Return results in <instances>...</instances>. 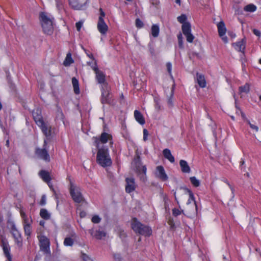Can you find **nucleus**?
Listing matches in <instances>:
<instances>
[{
    "label": "nucleus",
    "mask_w": 261,
    "mask_h": 261,
    "mask_svg": "<svg viewBox=\"0 0 261 261\" xmlns=\"http://www.w3.org/2000/svg\"><path fill=\"white\" fill-rule=\"evenodd\" d=\"M84 261H92V259L89 258L88 256H87V259H84Z\"/></svg>",
    "instance_id": "obj_61"
},
{
    "label": "nucleus",
    "mask_w": 261,
    "mask_h": 261,
    "mask_svg": "<svg viewBox=\"0 0 261 261\" xmlns=\"http://www.w3.org/2000/svg\"><path fill=\"white\" fill-rule=\"evenodd\" d=\"M44 223H45V222H44V221H43V220L40 221V223H39L40 225H41V226H44Z\"/></svg>",
    "instance_id": "obj_58"
},
{
    "label": "nucleus",
    "mask_w": 261,
    "mask_h": 261,
    "mask_svg": "<svg viewBox=\"0 0 261 261\" xmlns=\"http://www.w3.org/2000/svg\"><path fill=\"white\" fill-rule=\"evenodd\" d=\"M70 193L74 202L80 203L84 200L81 189L70 182Z\"/></svg>",
    "instance_id": "obj_8"
},
{
    "label": "nucleus",
    "mask_w": 261,
    "mask_h": 261,
    "mask_svg": "<svg viewBox=\"0 0 261 261\" xmlns=\"http://www.w3.org/2000/svg\"><path fill=\"white\" fill-rule=\"evenodd\" d=\"M250 127L252 129L255 130V131H256V132H257V131L258 130V126H256V125H254V124H250Z\"/></svg>",
    "instance_id": "obj_53"
},
{
    "label": "nucleus",
    "mask_w": 261,
    "mask_h": 261,
    "mask_svg": "<svg viewBox=\"0 0 261 261\" xmlns=\"http://www.w3.org/2000/svg\"><path fill=\"white\" fill-rule=\"evenodd\" d=\"M166 67L167 68L168 72L171 74V68H172V65L171 63L170 62H168L166 64Z\"/></svg>",
    "instance_id": "obj_48"
},
{
    "label": "nucleus",
    "mask_w": 261,
    "mask_h": 261,
    "mask_svg": "<svg viewBox=\"0 0 261 261\" xmlns=\"http://www.w3.org/2000/svg\"><path fill=\"white\" fill-rule=\"evenodd\" d=\"M181 30L184 35L186 36L187 41L192 43L194 39V36L191 34V26L189 22L184 23L181 27Z\"/></svg>",
    "instance_id": "obj_11"
},
{
    "label": "nucleus",
    "mask_w": 261,
    "mask_h": 261,
    "mask_svg": "<svg viewBox=\"0 0 261 261\" xmlns=\"http://www.w3.org/2000/svg\"><path fill=\"white\" fill-rule=\"evenodd\" d=\"M87 64L89 66H90L91 67L92 66H94V63L93 64L92 62H88L87 63Z\"/></svg>",
    "instance_id": "obj_57"
},
{
    "label": "nucleus",
    "mask_w": 261,
    "mask_h": 261,
    "mask_svg": "<svg viewBox=\"0 0 261 261\" xmlns=\"http://www.w3.org/2000/svg\"><path fill=\"white\" fill-rule=\"evenodd\" d=\"M246 40L245 38L242 39L240 41L233 44L234 48L239 51L244 53L245 48Z\"/></svg>",
    "instance_id": "obj_18"
},
{
    "label": "nucleus",
    "mask_w": 261,
    "mask_h": 261,
    "mask_svg": "<svg viewBox=\"0 0 261 261\" xmlns=\"http://www.w3.org/2000/svg\"><path fill=\"white\" fill-rule=\"evenodd\" d=\"M244 164H245V162H244V160H242V161H241V162H240V165H241V166L243 165Z\"/></svg>",
    "instance_id": "obj_63"
},
{
    "label": "nucleus",
    "mask_w": 261,
    "mask_h": 261,
    "mask_svg": "<svg viewBox=\"0 0 261 261\" xmlns=\"http://www.w3.org/2000/svg\"><path fill=\"white\" fill-rule=\"evenodd\" d=\"M111 138H112L111 135L104 132L101 134L100 137V141L102 143H106Z\"/></svg>",
    "instance_id": "obj_31"
},
{
    "label": "nucleus",
    "mask_w": 261,
    "mask_h": 261,
    "mask_svg": "<svg viewBox=\"0 0 261 261\" xmlns=\"http://www.w3.org/2000/svg\"><path fill=\"white\" fill-rule=\"evenodd\" d=\"M187 20V16L185 14H182L180 16L177 17V20L181 23L184 24V23L186 22V20Z\"/></svg>",
    "instance_id": "obj_40"
},
{
    "label": "nucleus",
    "mask_w": 261,
    "mask_h": 261,
    "mask_svg": "<svg viewBox=\"0 0 261 261\" xmlns=\"http://www.w3.org/2000/svg\"><path fill=\"white\" fill-rule=\"evenodd\" d=\"M182 189L185 191V192L186 193H188L189 195V199H188V201L187 202V204H190L191 203V200L193 201L194 202V205H195V208L197 209L196 203V201L195 200L194 195H193L192 192L190 189H189L187 188H182Z\"/></svg>",
    "instance_id": "obj_26"
},
{
    "label": "nucleus",
    "mask_w": 261,
    "mask_h": 261,
    "mask_svg": "<svg viewBox=\"0 0 261 261\" xmlns=\"http://www.w3.org/2000/svg\"><path fill=\"white\" fill-rule=\"evenodd\" d=\"M156 176L163 181H166L168 177L162 166L156 167Z\"/></svg>",
    "instance_id": "obj_17"
},
{
    "label": "nucleus",
    "mask_w": 261,
    "mask_h": 261,
    "mask_svg": "<svg viewBox=\"0 0 261 261\" xmlns=\"http://www.w3.org/2000/svg\"><path fill=\"white\" fill-rule=\"evenodd\" d=\"M82 25H83V22H82L79 21V22L76 23V29H77V30L78 31H80Z\"/></svg>",
    "instance_id": "obj_49"
},
{
    "label": "nucleus",
    "mask_w": 261,
    "mask_h": 261,
    "mask_svg": "<svg viewBox=\"0 0 261 261\" xmlns=\"http://www.w3.org/2000/svg\"><path fill=\"white\" fill-rule=\"evenodd\" d=\"M219 35L222 37L225 35L226 32V28L223 21H221L217 24Z\"/></svg>",
    "instance_id": "obj_19"
},
{
    "label": "nucleus",
    "mask_w": 261,
    "mask_h": 261,
    "mask_svg": "<svg viewBox=\"0 0 261 261\" xmlns=\"http://www.w3.org/2000/svg\"><path fill=\"white\" fill-rule=\"evenodd\" d=\"M37 115L34 116V120L36 124L41 129L43 135L47 139H49L51 135V126L47 121L44 119L42 115L40 114L41 112L39 110H37Z\"/></svg>",
    "instance_id": "obj_2"
},
{
    "label": "nucleus",
    "mask_w": 261,
    "mask_h": 261,
    "mask_svg": "<svg viewBox=\"0 0 261 261\" xmlns=\"http://www.w3.org/2000/svg\"><path fill=\"white\" fill-rule=\"evenodd\" d=\"M134 117L135 119L141 124H144L145 122L142 114L138 110L134 111Z\"/></svg>",
    "instance_id": "obj_24"
},
{
    "label": "nucleus",
    "mask_w": 261,
    "mask_h": 261,
    "mask_svg": "<svg viewBox=\"0 0 261 261\" xmlns=\"http://www.w3.org/2000/svg\"><path fill=\"white\" fill-rule=\"evenodd\" d=\"M58 112L59 113V114L60 115V116H61V119H63V114L62 113V112L61 111H58Z\"/></svg>",
    "instance_id": "obj_59"
},
{
    "label": "nucleus",
    "mask_w": 261,
    "mask_h": 261,
    "mask_svg": "<svg viewBox=\"0 0 261 261\" xmlns=\"http://www.w3.org/2000/svg\"><path fill=\"white\" fill-rule=\"evenodd\" d=\"M241 113L242 117L243 118H245V114H244V113H243V112H241Z\"/></svg>",
    "instance_id": "obj_64"
},
{
    "label": "nucleus",
    "mask_w": 261,
    "mask_h": 261,
    "mask_svg": "<svg viewBox=\"0 0 261 261\" xmlns=\"http://www.w3.org/2000/svg\"><path fill=\"white\" fill-rule=\"evenodd\" d=\"M97 29L99 32L102 35L106 34L107 32L108 27L105 23L103 18H101V17L98 18Z\"/></svg>",
    "instance_id": "obj_16"
},
{
    "label": "nucleus",
    "mask_w": 261,
    "mask_h": 261,
    "mask_svg": "<svg viewBox=\"0 0 261 261\" xmlns=\"http://www.w3.org/2000/svg\"><path fill=\"white\" fill-rule=\"evenodd\" d=\"M99 12H100V16H99V17L103 18V17L105 16V13L103 11V10L101 8H100Z\"/></svg>",
    "instance_id": "obj_52"
},
{
    "label": "nucleus",
    "mask_w": 261,
    "mask_h": 261,
    "mask_svg": "<svg viewBox=\"0 0 261 261\" xmlns=\"http://www.w3.org/2000/svg\"><path fill=\"white\" fill-rule=\"evenodd\" d=\"M222 38V40L223 41L224 43H227L228 42V38L226 36H225L224 35L222 37H221Z\"/></svg>",
    "instance_id": "obj_55"
},
{
    "label": "nucleus",
    "mask_w": 261,
    "mask_h": 261,
    "mask_svg": "<svg viewBox=\"0 0 261 261\" xmlns=\"http://www.w3.org/2000/svg\"><path fill=\"white\" fill-rule=\"evenodd\" d=\"M179 165L181 168V170L183 173H190L191 171V169L189 166L188 164L187 161L181 160L179 161Z\"/></svg>",
    "instance_id": "obj_20"
},
{
    "label": "nucleus",
    "mask_w": 261,
    "mask_h": 261,
    "mask_svg": "<svg viewBox=\"0 0 261 261\" xmlns=\"http://www.w3.org/2000/svg\"><path fill=\"white\" fill-rule=\"evenodd\" d=\"M101 102L103 104L114 105V99L112 98L110 92V88L109 86H104L101 87Z\"/></svg>",
    "instance_id": "obj_5"
},
{
    "label": "nucleus",
    "mask_w": 261,
    "mask_h": 261,
    "mask_svg": "<svg viewBox=\"0 0 261 261\" xmlns=\"http://www.w3.org/2000/svg\"><path fill=\"white\" fill-rule=\"evenodd\" d=\"M74 62L71 57V54L69 52L66 55V58L63 62V65L65 66H68L70 65Z\"/></svg>",
    "instance_id": "obj_27"
},
{
    "label": "nucleus",
    "mask_w": 261,
    "mask_h": 261,
    "mask_svg": "<svg viewBox=\"0 0 261 261\" xmlns=\"http://www.w3.org/2000/svg\"><path fill=\"white\" fill-rule=\"evenodd\" d=\"M178 44L180 48H184L183 37L181 33L177 35Z\"/></svg>",
    "instance_id": "obj_38"
},
{
    "label": "nucleus",
    "mask_w": 261,
    "mask_h": 261,
    "mask_svg": "<svg viewBox=\"0 0 261 261\" xmlns=\"http://www.w3.org/2000/svg\"><path fill=\"white\" fill-rule=\"evenodd\" d=\"M70 5L75 9H80L82 7L77 0H69Z\"/></svg>",
    "instance_id": "obj_34"
},
{
    "label": "nucleus",
    "mask_w": 261,
    "mask_h": 261,
    "mask_svg": "<svg viewBox=\"0 0 261 261\" xmlns=\"http://www.w3.org/2000/svg\"><path fill=\"white\" fill-rule=\"evenodd\" d=\"M86 213L84 211H82L80 213V216L81 218H84L86 216Z\"/></svg>",
    "instance_id": "obj_56"
},
{
    "label": "nucleus",
    "mask_w": 261,
    "mask_h": 261,
    "mask_svg": "<svg viewBox=\"0 0 261 261\" xmlns=\"http://www.w3.org/2000/svg\"><path fill=\"white\" fill-rule=\"evenodd\" d=\"M141 180L145 181L146 179V168L145 166H142L140 169V172H137Z\"/></svg>",
    "instance_id": "obj_29"
},
{
    "label": "nucleus",
    "mask_w": 261,
    "mask_h": 261,
    "mask_svg": "<svg viewBox=\"0 0 261 261\" xmlns=\"http://www.w3.org/2000/svg\"><path fill=\"white\" fill-rule=\"evenodd\" d=\"M96 161L98 164L103 167H109L112 165V162L107 148L98 149L97 153Z\"/></svg>",
    "instance_id": "obj_4"
},
{
    "label": "nucleus",
    "mask_w": 261,
    "mask_h": 261,
    "mask_svg": "<svg viewBox=\"0 0 261 261\" xmlns=\"http://www.w3.org/2000/svg\"><path fill=\"white\" fill-rule=\"evenodd\" d=\"M88 56L89 57V58H90L91 59H92L93 60H94V58H93V56L92 54H91V55H88Z\"/></svg>",
    "instance_id": "obj_60"
},
{
    "label": "nucleus",
    "mask_w": 261,
    "mask_h": 261,
    "mask_svg": "<svg viewBox=\"0 0 261 261\" xmlns=\"http://www.w3.org/2000/svg\"><path fill=\"white\" fill-rule=\"evenodd\" d=\"M240 93H248L250 91V85L248 83H246L244 85L239 87Z\"/></svg>",
    "instance_id": "obj_33"
},
{
    "label": "nucleus",
    "mask_w": 261,
    "mask_h": 261,
    "mask_svg": "<svg viewBox=\"0 0 261 261\" xmlns=\"http://www.w3.org/2000/svg\"><path fill=\"white\" fill-rule=\"evenodd\" d=\"M160 32L159 27L157 24H153L151 29V33L153 37H157Z\"/></svg>",
    "instance_id": "obj_28"
},
{
    "label": "nucleus",
    "mask_w": 261,
    "mask_h": 261,
    "mask_svg": "<svg viewBox=\"0 0 261 261\" xmlns=\"http://www.w3.org/2000/svg\"><path fill=\"white\" fill-rule=\"evenodd\" d=\"M39 175L43 180L46 182H48L51 180V177L49 172L45 170H41L39 172Z\"/></svg>",
    "instance_id": "obj_25"
},
{
    "label": "nucleus",
    "mask_w": 261,
    "mask_h": 261,
    "mask_svg": "<svg viewBox=\"0 0 261 261\" xmlns=\"http://www.w3.org/2000/svg\"><path fill=\"white\" fill-rule=\"evenodd\" d=\"M154 100H155V108L156 110L159 111L161 109V106L159 104V102L156 99H155Z\"/></svg>",
    "instance_id": "obj_50"
},
{
    "label": "nucleus",
    "mask_w": 261,
    "mask_h": 261,
    "mask_svg": "<svg viewBox=\"0 0 261 261\" xmlns=\"http://www.w3.org/2000/svg\"><path fill=\"white\" fill-rule=\"evenodd\" d=\"M148 132L146 129H143V140L146 141L148 139L147 137L148 136Z\"/></svg>",
    "instance_id": "obj_44"
},
{
    "label": "nucleus",
    "mask_w": 261,
    "mask_h": 261,
    "mask_svg": "<svg viewBox=\"0 0 261 261\" xmlns=\"http://www.w3.org/2000/svg\"><path fill=\"white\" fill-rule=\"evenodd\" d=\"M168 90L170 91V95L168 96V100L167 103L169 108H172L174 106L173 104V95H174V86H173L171 89L169 90L168 89Z\"/></svg>",
    "instance_id": "obj_21"
},
{
    "label": "nucleus",
    "mask_w": 261,
    "mask_h": 261,
    "mask_svg": "<svg viewBox=\"0 0 261 261\" xmlns=\"http://www.w3.org/2000/svg\"><path fill=\"white\" fill-rule=\"evenodd\" d=\"M91 221L94 223H99L101 221V218L97 215H94L92 218Z\"/></svg>",
    "instance_id": "obj_42"
},
{
    "label": "nucleus",
    "mask_w": 261,
    "mask_h": 261,
    "mask_svg": "<svg viewBox=\"0 0 261 261\" xmlns=\"http://www.w3.org/2000/svg\"><path fill=\"white\" fill-rule=\"evenodd\" d=\"M46 183L47 184L48 186H49V188L50 189V190L54 192L56 197L57 198V194H56V192L53 187V186L52 185V184L50 182V181H48V182H46Z\"/></svg>",
    "instance_id": "obj_46"
},
{
    "label": "nucleus",
    "mask_w": 261,
    "mask_h": 261,
    "mask_svg": "<svg viewBox=\"0 0 261 261\" xmlns=\"http://www.w3.org/2000/svg\"><path fill=\"white\" fill-rule=\"evenodd\" d=\"M39 19L43 33L48 35L53 34L54 32V17L45 12H41L39 13Z\"/></svg>",
    "instance_id": "obj_1"
},
{
    "label": "nucleus",
    "mask_w": 261,
    "mask_h": 261,
    "mask_svg": "<svg viewBox=\"0 0 261 261\" xmlns=\"http://www.w3.org/2000/svg\"><path fill=\"white\" fill-rule=\"evenodd\" d=\"M163 154L165 158L168 160L171 163H174L175 159L174 156L172 155L170 150L169 149L166 148L163 150Z\"/></svg>",
    "instance_id": "obj_22"
},
{
    "label": "nucleus",
    "mask_w": 261,
    "mask_h": 261,
    "mask_svg": "<svg viewBox=\"0 0 261 261\" xmlns=\"http://www.w3.org/2000/svg\"><path fill=\"white\" fill-rule=\"evenodd\" d=\"M20 214L23 221V228L25 235L28 237L27 239H29V238L31 237L32 233V226L29 223V221L26 219L27 216L25 214L22 212H20Z\"/></svg>",
    "instance_id": "obj_12"
},
{
    "label": "nucleus",
    "mask_w": 261,
    "mask_h": 261,
    "mask_svg": "<svg viewBox=\"0 0 261 261\" xmlns=\"http://www.w3.org/2000/svg\"><path fill=\"white\" fill-rule=\"evenodd\" d=\"M134 162L136 166V170L137 172H140V169H142L141 160L139 156H137L134 159Z\"/></svg>",
    "instance_id": "obj_35"
},
{
    "label": "nucleus",
    "mask_w": 261,
    "mask_h": 261,
    "mask_svg": "<svg viewBox=\"0 0 261 261\" xmlns=\"http://www.w3.org/2000/svg\"><path fill=\"white\" fill-rule=\"evenodd\" d=\"M46 144V141L44 140L43 144L44 148L42 149L36 148L35 149V154L39 159H42L45 162H49L50 161V156L47 150L45 148Z\"/></svg>",
    "instance_id": "obj_10"
},
{
    "label": "nucleus",
    "mask_w": 261,
    "mask_h": 261,
    "mask_svg": "<svg viewBox=\"0 0 261 261\" xmlns=\"http://www.w3.org/2000/svg\"><path fill=\"white\" fill-rule=\"evenodd\" d=\"M196 78L197 83L200 87L204 88L206 86V81L203 75L197 73Z\"/></svg>",
    "instance_id": "obj_23"
},
{
    "label": "nucleus",
    "mask_w": 261,
    "mask_h": 261,
    "mask_svg": "<svg viewBox=\"0 0 261 261\" xmlns=\"http://www.w3.org/2000/svg\"><path fill=\"white\" fill-rule=\"evenodd\" d=\"M2 246L6 257L9 261H11L12 257L10 254V248L8 242L6 240L2 239Z\"/></svg>",
    "instance_id": "obj_15"
},
{
    "label": "nucleus",
    "mask_w": 261,
    "mask_h": 261,
    "mask_svg": "<svg viewBox=\"0 0 261 261\" xmlns=\"http://www.w3.org/2000/svg\"><path fill=\"white\" fill-rule=\"evenodd\" d=\"M135 24L136 27L139 29L142 28L144 25L143 22L139 18L136 19Z\"/></svg>",
    "instance_id": "obj_41"
},
{
    "label": "nucleus",
    "mask_w": 261,
    "mask_h": 261,
    "mask_svg": "<svg viewBox=\"0 0 261 261\" xmlns=\"http://www.w3.org/2000/svg\"><path fill=\"white\" fill-rule=\"evenodd\" d=\"M89 232L91 236L98 240H101L106 236V233L104 231L95 229L94 228L89 229Z\"/></svg>",
    "instance_id": "obj_14"
},
{
    "label": "nucleus",
    "mask_w": 261,
    "mask_h": 261,
    "mask_svg": "<svg viewBox=\"0 0 261 261\" xmlns=\"http://www.w3.org/2000/svg\"><path fill=\"white\" fill-rule=\"evenodd\" d=\"M131 227L136 233L142 236H150L152 233L151 228L142 224L136 218H134L132 220Z\"/></svg>",
    "instance_id": "obj_3"
},
{
    "label": "nucleus",
    "mask_w": 261,
    "mask_h": 261,
    "mask_svg": "<svg viewBox=\"0 0 261 261\" xmlns=\"http://www.w3.org/2000/svg\"><path fill=\"white\" fill-rule=\"evenodd\" d=\"M37 238L39 242L40 250L44 254L50 255L49 240L46 237L41 234L38 235Z\"/></svg>",
    "instance_id": "obj_6"
},
{
    "label": "nucleus",
    "mask_w": 261,
    "mask_h": 261,
    "mask_svg": "<svg viewBox=\"0 0 261 261\" xmlns=\"http://www.w3.org/2000/svg\"><path fill=\"white\" fill-rule=\"evenodd\" d=\"M40 216L42 218L45 220L49 219L50 216L48 211L45 208H41L40 210Z\"/></svg>",
    "instance_id": "obj_32"
},
{
    "label": "nucleus",
    "mask_w": 261,
    "mask_h": 261,
    "mask_svg": "<svg viewBox=\"0 0 261 261\" xmlns=\"http://www.w3.org/2000/svg\"><path fill=\"white\" fill-rule=\"evenodd\" d=\"M91 68L95 72V73L96 74V79L97 82L101 84V87H103V86H106L105 85L109 86L108 83L106 81L105 74L102 71L98 69L97 66V63L95 60L94 61V66H91Z\"/></svg>",
    "instance_id": "obj_9"
},
{
    "label": "nucleus",
    "mask_w": 261,
    "mask_h": 261,
    "mask_svg": "<svg viewBox=\"0 0 261 261\" xmlns=\"http://www.w3.org/2000/svg\"><path fill=\"white\" fill-rule=\"evenodd\" d=\"M252 32L253 33V34L254 35H255L256 36H258V37H260L261 36V33L260 32V31L257 29H254L253 30H252Z\"/></svg>",
    "instance_id": "obj_47"
},
{
    "label": "nucleus",
    "mask_w": 261,
    "mask_h": 261,
    "mask_svg": "<svg viewBox=\"0 0 261 261\" xmlns=\"http://www.w3.org/2000/svg\"><path fill=\"white\" fill-rule=\"evenodd\" d=\"M6 145L7 147H9V140H7L6 141Z\"/></svg>",
    "instance_id": "obj_62"
},
{
    "label": "nucleus",
    "mask_w": 261,
    "mask_h": 261,
    "mask_svg": "<svg viewBox=\"0 0 261 261\" xmlns=\"http://www.w3.org/2000/svg\"><path fill=\"white\" fill-rule=\"evenodd\" d=\"M225 182L228 185V186L229 187L230 189H231L232 193H233V191L234 190L233 188H232V186L229 184V183L228 182L227 180H225Z\"/></svg>",
    "instance_id": "obj_54"
},
{
    "label": "nucleus",
    "mask_w": 261,
    "mask_h": 261,
    "mask_svg": "<svg viewBox=\"0 0 261 261\" xmlns=\"http://www.w3.org/2000/svg\"><path fill=\"white\" fill-rule=\"evenodd\" d=\"M244 10L247 12H253L256 10V7L254 5L251 4L246 6Z\"/></svg>",
    "instance_id": "obj_36"
},
{
    "label": "nucleus",
    "mask_w": 261,
    "mask_h": 261,
    "mask_svg": "<svg viewBox=\"0 0 261 261\" xmlns=\"http://www.w3.org/2000/svg\"><path fill=\"white\" fill-rule=\"evenodd\" d=\"M125 181L126 184L125 186L126 192L130 193L135 191L136 188L135 179L133 177H127L125 179Z\"/></svg>",
    "instance_id": "obj_13"
},
{
    "label": "nucleus",
    "mask_w": 261,
    "mask_h": 261,
    "mask_svg": "<svg viewBox=\"0 0 261 261\" xmlns=\"http://www.w3.org/2000/svg\"><path fill=\"white\" fill-rule=\"evenodd\" d=\"M191 184L195 187H198L200 185V181L195 176L190 178Z\"/></svg>",
    "instance_id": "obj_39"
},
{
    "label": "nucleus",
    "mask_w": 261,
    "mask_h": 261,
    "mask_svg": "<svg viewBox=\"0 0 261 261\" xmlns=\"http://www.w3.org/2000/svg\"><path fill=\"white\" fill-rule=\"evenodd\" d=\"M8 227L10 229V233L13 236L15 242L18 246L22 245V239L21 235L17 229L15 224L13 222L9 221L8 223Z\"/></svg>",
    "instance_id": "obj_7"
},
{
    "label": "nucleus",
    "mask_w": 261,
    "mask_h": 261,
    "mask_svg": "<svg viewBox=\"0 0 261 261\" xmlns=\"http://www.w3.org/2000/svg\"><path fill=\"white\" fill-rule=\"evenodd\" d=\"M72 84L75 94L80 93V89L79 86V81L75 77L72 79Z\"/></svg>",
    "instance_id": "obj_30"
},
{
    "label": "nucleus",
    "mask_w": 261,
    "mask_h": 261,
    "mask_svg": "<svg viewBox=\"0 0 261 261\" xmlns=\"http://www.w3.org/2000/svg\"><path fill=\"white\" fill-rule=\"evenodd\" d=\"M74 243L73 240L70 238L67 237L64 239V245L66 246H72Z\"/></svg>",
    "instance_id": "obj_37"
},
{
    "label": "nucleus",
    "mask_w": 261,
    "mask_h": 261,
    "mask_svg": "<svg viewBox=\"0 0 261 261\" xmlns=\"http://www.w3.org/2000/svg\"><path fill=\"white\" fill-rule=\"evenodd\" d=\"M169 225H170L171 228H173L174 227V223L172 219H169L168 222Z\"/></svg>",
    "instance_id": "obj_51"
},
{
    "label": "nucleus",
    "mask_w": 261,
    "mask_h": 261,
    "mask_svg": "<svg viewBox=\"0 0 261 261\" xmlns=\"http://www.w3.org/2000/svg\"><path fill=\"white\" fill-rule=\"evenodd\" d=\"M46 203V196L45 195H43L41 197V199L39 202V204L41 205H44Z\"/></svg>",
    "instance_id": "obj_45"
},
{
    "label": "nucleus",
    "mask_w": 261,
    "mask_h": 261,
    "mask_svg": "<svg viewBox=\"0 0 261 261\" xmlns=\"http://www.w3.org/2000/svg\"><path fill=\"white\" fill-rule=\"evenodd\" d=\"M172 213H173V215L174 216L177 217V216L179 215L181 213V212L180 211H179L178 209L175 208L173 209Z\"/></svg>",
    "instance_id": "obj_43"
}]
</instances>
